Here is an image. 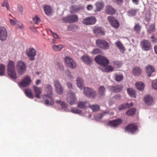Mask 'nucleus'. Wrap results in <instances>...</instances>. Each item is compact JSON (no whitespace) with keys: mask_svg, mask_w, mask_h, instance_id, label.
I'll use <instances>...</instances> for the list:
<instances>
[{"mask_svg":"<svg viewBox=\"0 0 157 157\" xmlns=\"http://www.w3.org/2000/svg\"><path fill=\"white\" fill-rule=\"evenodd\" d=\"M95 59L97 63L101 65V66L106 65L109 63L108 60L106 58L101 56H96Z\"/></svg>","mask_w":157,"mask_h":157,"instance_id":"6e6552de","label":"nucleus"},{"mask_svg":"<svg viewBox=\"0 0 157 157\" xmlns=\"http://www.w3.org/2000/svg\"><path fill=\"white\" fill-rule=\"evenodd\" d=\"M7 32L6 29L4 27H0V40H4L7 38Z\"/></svg>","mask_w":157,"mask_h":157,"instance_id":"dca6fc26","label":"nucleus"},{"mask_svg":"<svg viewBox=\"0 0 157 157\" xmlns=\"http://www.w3.org/2000/svg\"><path fill=\"white\" fill-rule=\"evenodd\" d=\"M2 7H6L7 10H9L10 9L8 2L6 0H4V1L3 2L2 4Z\"/></svg>","mask_w":157,"mask_h":157,"instance_id":"a18cd8bd","label":"nucleus"},{"mask_svg":"<svg viewBox=\"0 0 157 157\" xmlns=\"http://www.w3.org/2000/svg\"><path fill=\"white\" fill-rule=\"evenodd\" d=\"M155 25L154 24H151L148 28L147 31L149 33H151V32L155 31Z\"/></svg>","mask_w":157,"mask_h":157,"instance_id":"58836bf2","label":"nucleus"},{"mask_svg":"<svg viewBox=\"0 0 157 157\" xmlns=\"http://www.w3.org/2000/svg\"><path fill=\"white\" fill-rule=\"evenodd\" d=\"M78 19L77 16L76 15L74 14L63 17V20L64 22H75L77 21Z\"/></svg>","mask_w":157,"mask_h":157,"instance_id":"1a4fd4ad","label":"nucleus"},{"mask_svg":"<svg viewBox=\"0 0 157 157\" xmlns=\"http://www.w3.org/2000/svg\"><path fill=\"white\" fill-rule=\"evenodd\" d=\"M94 112L98 111L99 109V106L97 105H89V107Z\"/></svg>","mask_w":157,"mask_h":157,"instance_id":"a19ab883","label":"nucleus"},{"mask_svg":"<svg viewBox=\"0 0 157 157\" xmlns=\"http://www.w3.org/2000/svg\"><path fill=\"white\" fill-rule=\"evenodd\" d=\"M127 92L131 97L136 98V91L133 89H127Z\"/></svg>","mask_w":157,"mask_h":157,"instance_id":"72a5a7b5","label":"nucleus"},{"mask_svg":"<svg viewBox=\"0 0 157 157\" xmlns=\"http://www.w3.org/2000/svg\"><path fill=\"white\" fill-rule=\"evenodd\" d=\"M100 52V50L98 48L94 49L92 52V53L96 54H97L99 53Z\"/></svg>","mask_w":157,"mask_h":157,"instance_id":"5fc2aeb1","label":"nucleus"},{"mask_svg":"<svg viewBox=\"0 0 157 157\" xmlns=\"http://www.w3.org/2000/svg\"><path fill=\"white\" fill-rule=\"evenodd\" d=\"M133 105V103L132 102L130 103H125L120 105L118 107L119 110L121 111L122 109L129 108Z\"/></svg>","mask_w":157,"mask_h":157,"instance_id":"bb28decb","label":"nucleus"},{"mask_svg":"<svg viewBox=\"0 0 157 157\" xmlns=\"http://www.w3.org/2000/svg\"><path fill=\"white\" fill-rule=\"evenodd\" d=\"M103 116V114H98L96 116V119H101Z\"/></svg>","mask_w":157,"mask_h":157,"instance_id":"e2e57ef3","label":"nucleus"},{"mask_svg":"<svg viewBox=\"0 0 157 157\" xmlns=\"http://www.w3.org/2000/svg\"><path fill=\"white\" fill-rule=\"evenodd\" d=\"M84 94L90 98L95 97L96 93L93 89H84L83 91Z\"/></svg>","mask_w":157,"mask_h":157,"instance_id":"f8f14e48","label":"nucleus"},{"mask_svg":"<svg viewBox=\"0 0 157 157\" xmlns=\"http://www.w3.org/2000/svg\"><path fill=\"white\" fill-rule=\"evenodd\" d=\"M116 46L118 48L120 52L123 53L125 51V48L123 44L120 41H117L115 43Z\"/></svg>","mask_w":157,"mask_h":157,"instance_id":"4be33fe9","label":"nucleus"},{"mask_svg":"<svg viewBox=\"0 0 157 157\" xmlns=\"http://www.w3.org/2000/svg\"><path fill=\"white\" fill-rule=\"evenodd\" d=\"M58 104L60 105L62 107V108L65 109L67 107L66 103L63 101H61L60 100H57L56 101Z\"/></svg>","mask_w":157,"mask_h":157,"instance_id":"c9c22d12","label":"nucleus"},{"mask_svg":"<svg viewBox=\"0 0 157 157\" xmlns=\"http://www.w3.org/2000/svg\"><path fill=\"white\" fill-rule=\"evenodd\" d=\"M63 89H56V91L58 94H61L63 92Z\"/></svg>","mask_w":157,"mask_h":157,"instance_id":"052dcab7","label":"nucleus"},{"mask_svg":"<svg viewBox=\"0 0 157 157\" xmlns=\"http://www.w3.org/2000/svg\"><path fill=\"white\" fill-rule=\"evenodd\" d=\"M76 98L74 93L72 91H70L68 93L67 101L71 105L75 104L76 103Z\"/></svg>","mask_w":157,"mask_h":157,"instance_id":"423d86ee","label":"nucleus"},{"mask_svg":"<svg viewBox=\"0 0 157 157\" xmlns=\"http://www.w3.org/2000/svg\"><path fill=\"white\" fill-rule=\"evenodd\" d=\"M96 21V18L94 16H91L83 19L82 23L86 25H92L94 24Z\"/></svg>","mask_w":157,"mask_h":157,"instance_id":"9b49d317","label":"nucleus"},{"mask_svg":"<svg viewBox=\"0 0 157 157\" xmlns=\"http://www.w3.org/2000/svg\"><path fill=\"white\" fill-rule=\"evenodd\" d=\"M100 69L102 71L106 72H111L113 71V68L111 66L107 65L100 66Z\"/></svg>","mask_w":157,"mask_h":157,"instance_id":"412c9836","label":"nucleus"},{"mask_svg":"<svg viewBox=\"0 0 157 157\" xmlns=\"http://www.w3.org/2000/svg\"><path fill=\"white\" fill-rule=\"evenodd\" d=\"M136 110L135 108H132L126 112V114L128 115H133L136 113Z\"/></svg>","mask_w":157,"mask_h":157,"instance_id":"ea45409f","label":"nucleus"},{"mask_svg":"<svg viewBox=\"0 0 157 157\" xmlns=\"http://www.w3.org/2000/svg\"><path fill=\"white\" fill-rule=\"evenodd\" d=\"M89 102L87 101H79L77 104L78 107L81 109H84L86 107H89Z\"/></svg>","mask_w":157,"mask_h":157,"instance_id":"393cba45","label":"nucleus"},{"mask_svg":"<svg viewBox=\"0 0 157 157\" xmlns=\"http://www.w3.org/2000/svg\"><path fill=\"white\" fill-rule=\"evenodd\" d=\"M15 68L14 62L12 60H10L7 65L8 74L11 78L14 79L17 78V74Z\"/></svg>","mask_w":157,"mask_h":157,"instance_id":"f257e3e1","label":"nucleus"},{"mask_svg":"<svg viewBox=\"0 0 157 157\" xmlns=\"http://www.w3.org/2000/svg\"><path fill=\"white\" fill-rule=\"evenodd\" d=\"M154 50L155 53L157 55V45H155L154 46Z\"/></svg>","mask_w":157,"mask_h":157,"instance_id":"774afa93","label":"nucleus"},{"mask_svg":"<svg viewBox=\"0 0 157 157\" xmlns=\"http://www.w3.org/2000/svg\"><path fill=\"white\" fill-rule=\"evenodd\" d=\"M33 20L36 24H38L40 22V19L37 16H35L33 17Z\"/></svg>","mask_w":157,"mask_h":157,"instance_id":"49530a36","label":"nucleus"},{"mask_svg":"<svg viewBox=\"0 0 157 157\" xmlns=\"http://www.w3.org/2000/svg\"><path fill=\"white\" fill-rule=\"evenodd\" d=\"M93 31L96 35H103L105 33L104 29L99 27H95L93 29Z\"/></svg>","mask_w":157,"mask_h":157,"instance_id":"6ab92c4d","label":"nucleus"},{"mask_svg":"<svg viewBox=\"0 0 157 157\" xmlns=\"http://www.w3.org/2000/svg\"><path fill=\"white\" fill-rule=\"evenodd\" d=\"M10 24L13 25H14L16 26L17 24L18 23V21L13 20L11 19H10Z\"/></svg>","mask_w":157,"mask_h":157,"instance_id":"3c124183","label":"nucleus"},{"mask_svg":"<svg viewBox=\"0 0 157 157\" xmlns=\"http://www.w3.org/2000/svg\"><path fill=\"white\" fill-rule=\"evenodd\" d=\"M44 10L45 14L47 15H50L52 12L51 8L49 6H44Z\"/></svg>","mask_w":157,"mask_h":157,"instance_id":"c756f323","label":"nucleus"},{"mask_svg":"<svg viewBox=\"0 0 157 157\" xmlns=\"http://www.w3.org/2000/svg\"><path fill=\"white\" fill-rule=\"evenodd\" d=\"M151 38L152 39L151 41L154 43H157V39L156 38L154 35L151 36Z\"/></svg>","mask_w":157,"mask_h":157,"instance_id":"864d4df0","label":"nucleus"},{"mask_svg":"<svg viewBox=\"0 0 157 157\" xmlns=\"http://www.w3.org/2000/svg\"><path fill=\"white\" fill-rule=\"evenodd\" d=\"M123 78V76L122 74L118 73L115 74V79L117 82H120L122 81Z\"/></svg>","mask_w":157,"mask_h":157,"instance_id":"f704fd0d","label":"nucleus"},{"mask_svg":"<svg viewBox=\"0 0 157 157\" xmlns=\"http://www.w3.org/2000/svg\"><path fill=\"white\" fill-rule=\"evenodd\" d=\"M54 38L57 39H60V37L58 35V34L55 33H53V35H52Z\"/></svg>","mask_w":157,"mask_h":157,"instance_id":"0e129e2a","label":"nucleus"},{"mask_svg":"<svg viewBox=\"0 0 157 157\" xmlns=\"http://www.w3.org/2000/svg\"><path fill=\"white\" fill-rule=\"evenodd\" d=\"M105 11L107 13L111 15L115 14L116 12L115 10L109 5L105 7Z\"/></svg>","mask_w":157,"mask_h":157,"instance_id":"5701e85b","label":"nucleus"},{"mask_svg":"<svg viewBox=\"0 0 157 157\" xmlns=\"http://www.w3.org/2000/svg\"><path fill=\"white\" fill-rule=\"evenodd\" d=\"M155 71V69L152 66L149 65L146 67V71L149 77L150 76L152 73Z\"/></svg>","mask_w":157,"mask_h":157,"instance_id":"b1692460","label":"nucleus"},{"mask_svg":"<svg viewBox=\"0 0 157 157\" xmlns=\"http://www.w3.org/2000/svg\"><path fill=\"white\" fill-rule=\"evenodd\" d=\"M27 55L31 61L35 60V57L36 55V52L35 50L33 48H29L26 51Z\"/></svg>","mask_w":157,"mask_h":157,"instance_id":"9d476101","label":"nucleus"},{"mask_svg":"<svg viewBox=\"0 0 157 157\" xmlns=\"http://www.w3.org/2000/svg\"><path fill=\"white\" fill-rule=\"evenodd\" d=\"M67 87L69 88H72V85L71 83L70 82H68L67 83Z\"/></svg>","mask_w":157,"mask_h":157,"instance_id":"338daca9","label":"nucleus"},{"mask_svg":"<svg viewBox=\"0 0 157 157\" xmlns=\"http://www.w3.org/2000/svg\"><path fill=\"white\" fill-rule=\"evenodd\" d=\"M122 89H110L111 92H117L121 90Z\"/></svg>","mask_w":157,"mask_h":157,"instance_id":"680f3d73","label":"nucleus"},{"mask_svg":"<svg viewBox=\"0 0 157 157\" xmlns=\"http://www.w3.org/2000/svg\"><path fill=\"white\" fill-rule=\"evenodd\" d=\"M107 20L110 25L117 29L119 26V23L118 21L115 18L112 16H108L107 17Z\"/></svg>","mask_w":157,"mask_h":157,"instance_id":"0eeeda50","label":"nucleus"},{"mask_svg":"<svg viewBox=\"0 0 157 157\" xmlns=\"http://www.w3.org/2000/svg\"><path fill=\"white\" fill-rule=\"evenodd\" d=\"M71 112L74 113H82V111L80 110L75 109V108H73L71 110Z\"/></svg>","mask_w":157,"mask_h":157,"instance_id":"de8ad7c7","label":"nucleus"},{"mask_svg":"<svg viewBox=\"0 0 157 157\" xmlns=\"http://www.w3.org/2000/svg\"><path fill=\"white\" fill-rule=\"evenodd\" d=\"M105 91V89H99L98 92L101 95H103Z\"/></svg>","mask_w":157,"mask_h":157,"instance_id":"6e6d98bb","label":"nucleus"},{"mask_svg":"<svg viewBox=\"0 0 157 157\" xmlns=\"http://www.w3.org/2000/svg\"><path fill=\"white\" fill-rule=\"evenodd\" d=\"M5 68V67L3 65H0V75H4Z\"/></svg>","mask_w":157,"mask_h":157,"instance_id":"c03bdc74","label":"nucleus"},{"mask_svg":"<svg viewBox=\"0 0 157 157\" xmlns=\"http://www.w3.org/2000/svg\"><path fill=\"white\" fill-rule=\"evenodd\" d=\"M135 86L137 88H144L145 87L144 83L141 81H138L135 83Z\"/></svg>","mask_w":157,"mask_h":157,"instance_id":"2f4dec72","label":"nucleus"},{"mask_svg":"<svg viewBox=\"0 0 157 157\" xmlns=\"http://www.w3.org/2000/svg\"><path fill=\"white\" fill-rule=\"evenodd\" d=\"M52 89H49V93L43 96V99L44 100L45 103L46 105H52L54 104V101L52 97Z\"/></svg>","mask_w":157,"mask_h":157,"instance_id":"20e7f679","label":"nucleus"},{"mask_svg":"<svg viewBox=\"0 0 157 157\" xmlns=\"http://www.w3.org/2000/svg\"><path fill=\"white\" fill-rule=\"evenodd\" d=\"M79 9L80 8L76 6H73L71 7L70 11L71 13H75L78 12Z\"/></svg>","mask_w":157,"mask_h":157,"instance_id":"79ce46f5","label":"nucleus"},{"mask_svg":"<svg viewBox=\"0 0 157 157\" xmlns=\"http://www.w3.org/2000/svg\"><path fill=\"white\" fill-rule=\"evenodd\" d=\"M151 85L153 88H157V79L152 82Z\"/></svg>","mask_w":157,"mask_h":157,"instance_id":"8fccbe9b","label":"nucleus"},{"mask_svg":"<svg viewBox=\"0 0 157 157\" xmlns=\"http://www.w3.org/2000/svg\"><path fill=\"white\" fill-rule=\"evenodd\" d=\"M144 100L146 104L148 105H150L154 103L152 98L149 95L145 96Z\"/></svg>","mask_w":157,"mask_h":157,"instance_id":"aec40b11","label":"nucleus"},{"mask_svg":"<svg viewBox=\"0 0 157 157\" xmlns=\"http://www.w3.org/2000/svg\"><path fill=\"white\" fill-rule=\"evenodd\" d=\"M54 83L55 86L56 88H62V86L59 81H55Z\"/></svg>","mask_w":157,"mask_h":157,"instance_id":"09e8293b","label":"nucleus"},{"mask_svg":"<svg viewBox=\"0 0 157 157\" xmlns=\"http://www.w3.org/2000/svg\"><path fill=\"white\" fill-rule=\"evenodd\" d=\"M65 61L67 65L72 68H75L76 66L75 63L73 59L69 57H67L65 58Z\"/></svg>","mask_w":157,"mask_h":157,"instance_id":"4468645a","label":"nucleus"},{"mask_svg":"<svg viewBox=\"0 0 157 157\" xmlns=\"http://www.w3.org/2000/svg\"><path fill=\"white\" fill-rule=\"evenodd\" d=\"M76 82L77 86L79 88L84 87V83L82 79L79 77H78L76 79Z\"/></svg>","mask_w":157,"mask_h":157,"instance_id":"cd10ccee","label":"nucleus"},{"mask_svg":"<svg viewBox=\"0 0 157 157\" xmlns=\"http://www.w3.org/2000/svg\"><path fill=\"white\" fill-rule=\"evenodd\" d=\"M16 26L17 27H19L20 29H22L24 28L23 25L21 23H20L19 21L18 22V23L17 24Z\"/></svg>","mask_w":157,"mask_h":157,"instance_id":"bf43d9fd","label":"nucleus"},{"mask_svg":"<svg viewBox=\"0 0 157 157\" xmlns=\"http://www.w3.org/2000/svg\"><path fill=\"white\" fill-rule=\"evenodd\" d=\"M52 48L53 50L55 51H59L63 48V46L62 44L55 45L52 46Z\"/></svg>","mask_w":157,"mask_h":157,"instance_id":"e433bc0d","label":"nucleus"},{"mask_svg":"<svg viewBox=\"0 0 157 157\" xmlns=\"http://www.w3.org/2000/svg\"><path fill=\"white\" fill-rule=\"evenodd\" d=\"M34 92L35 94V97L37 98H40V95L42 93L41 89H34Z\"/></svg>","mask_w":157,"mask_h":157,"instance_id":"473e14b6","label":"nucleus"},{"mask_svg":"<svg viewBox=\"0 0 157 157\" xmlns=\"http://www.w3.org/2000/svg\"><path fill=\"white\" fill-rule=\"evenodd\" d=\"M113 2L118 4H121L123 2V0H113Z\"/></svg>","mask_w":157,"mask_h":157,"instance_id":"13d9d810","label":"nucleus"},{"mask_svg":"<svg viewBox=\"0 0 157 157\" xmlns=\"http://www.w3.org/2000/svg\"><path fill=\"white\" fill-rule=\"evenodd\" d=\"M96 44L100 48L104 49H108L109 48V43L104 40L98 39L96 40Z\"/></svg>","mask_w":157,"mask_h":157,"instance_id":"39448f33","label":"nucleus"},{"mask_svg":"<svg viewBox=\"0 0 157 157\" xmlns=\"http://www.w3.org/2000/svg\"><path fill=\"white\" fill-rule=\"evenodd\" d=\"M104 3L102 1L97 2L96 3V9L95 12H98L101 11L104 6Z\"/></svg>","mask_w":157,"mask_h":157,"instance_id":"a878e982","label":"nucleus"},{"mask_svg":"<svg viewBox=\"0 0 157 157\" xmlns=\"http://www.w3.org/2000/svg\"><path fill=\"white\" fill-rule=\"evenodd\" d=\"M86 8L87 10H91L93 9V6L91 5H89L87 6Z\"/></svg>","mask_w":157,"mask_h":157,"instance_id":"69168bd1","label":"nucleus"},{"mask_svg":"<svg viewBox=\"0 0 157 157\" xmlns=\"http://www.w3.org/2000/svg\"><path fill=\"white\" fill-rule=\"evenodd\" d=\"M136 10H135L131 9L128 11V15L129 16H132L136 15Z\"/></svg>","mask_w":157,"mask_h":157,"instance_id":"37998d69","label":"nucleus"},{"mask_svg":"<svg viewBox=\"0 0 157 157\" xmlns=\"http://www.w3.org/2000/svg\"><path fill=\"white\" fill-rule=\"evenodd\" d=\"M141 26L138 23H136L134 28V31L137 33L140 32Z\"/></svg>","mask_w":157,"mask_h":157,"instance_id":"4c0bfd02","label":"nucleus"},{"mask_svg":"<svg viewBox=\"0 0 157 157\" xmlns=\"http://www.w3.org/2000/svg\"><path fill=\"white\" fill-rule=\"evenodd\" d=\"M57 67L58 68L61 70H63L64 69V67L62 64L59 63H58L57 64Z\"/></svg>","mask_w":157,"mask_h":157,"instance_id":"4d7b16f0","label":"nucleus"},{"mask_svg":"<svg viewBox=\"0 0 157 157\" xmlns=\"http://www.w3.org/2000/svg\"><path fill=\"white\" fill-rule=\"evenodd\" d=\"M122 122V120L118 118L109 122L108 125L111 127H116L121 124Z\"/></svg>","mask_w":157,"mask_h":157,"instance_id":"f3484780","label":"nucleus"},{"mask_svg":"<svg viewBox=\"0 0 157 157\" xmlns=\"http://www.w3.org/2000/svg\"><path fill=\"white\" fill-rule=\"evenodd\" d=\"M142 70L141 69L138 67H136L132 70L133 74L135 76L139 75L141 73Z\"/></svg>","mask_w":157,"mask_h":157,"instance_id":"c85d7f7f","label":"nucleus"},{"mask_svg":"<svg viewBox=\"0 0 157 157\" xmlns=\"http://www.w3.org/2000/svg\"><path fill=\"white\" fill-rule=\"evenodd\" d=\"M31 82L30 78L29 76H26L19 83L18 85L20 87H26L30 84Z\"/></svg>","mask_w":157,"mask_h":157,"instance_id":"ddd939ff","label":"nucleus"},{"mask_svg":"<svg viewBox=\"0 0 157 157\" xmlns=\"http://www.w3.org/2000/svg\"><path fill=\"white\" fill-rule=\"evenodd\" d=\"M16 69L18 74L20 75H23L26 70L25 63L21 60L18 61L16 64Z\"/></svg>","mask_w":157,"mask_h":157,"instance_id":"f03ea898","label":"nucleus"},{"mask_svg":"<svg viewBox=\"0 0 157 157\" xmlns=\"http://www.w3.org/2000/svg\"><path fill=\"white\" fill-rule=\"evenodd\" d=\"M137 130V126L133 124H130L126 127L125 130L128 132L133 133Z\"/></svg>","mask_w":157,"mask_h":157,"instance_id":"2eb2a0df","label":"nucleus"},{"mask_svg":"<svg viewBox=\"0 0 157 157\" xmlns=\"http://www.w3.org/2000/svg\"><path fill=\"white\" fill-rule=\"evenodd\" d=\"M23 8L22 6L18 5V11L21 14H22L23 12Z\"/></svg>","mask_w":157,"mask_h":157,"instance_id":"603ef678","label":"nucleus"},{"mask_svg":"<svg viewBox=\"0 0 157 157\" xmlns=\"http://www.w3.org/2000/svg\"><path fill=\"white\" fill-rule=\"evenodd\" d=\"M25 93L27 97L30 99L33 98V96L31 90L30 89H25Z\"/></svg>","mask_w":157,"mask_h":157,"instance_id":"7c9ffc66","label":"nucleus"},{"mask_svg":"<svg viewBox=\"0 0 157 157\" xmlns=\"http://www.w3.org/2000/svg\"><path fill=\"white\" fill-rule=\"evenodd\" d=\"M140 46L142 50L145 51H149L152 48L150 41L145 39L140 42Z\"/></svg>","mask_w":157,"mask_h":157,"instance_id":"7ed1b4c3","label":"nucleus"},{"mask_svg":"<svg viewBox=\"0 0 157 157\" xmlns=\"http://www.w3.org/2000/svg\"><path fill=\"white\" fill-rule=\"evenodd\" d=\"M81 60L85 63L87 64H91L93 62V59L88 56L84 55L81 57Z\"/></svg>","mask_w":157,"mask_h":157,"instance_id":"a211bd4d","label":"nucleus"}]
</instances>
